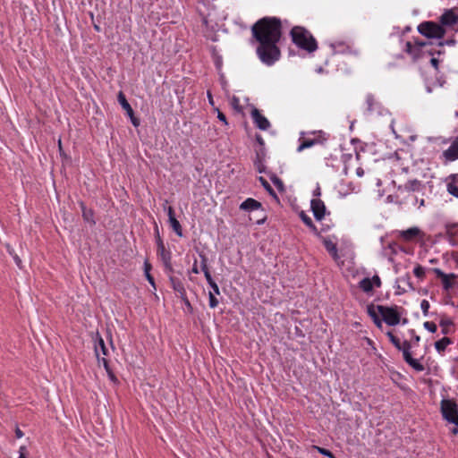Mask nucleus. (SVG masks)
Segmentation results:
<instances>
[{
	"label": "nucleus",
	"mask_w": 458,
	"mask_h": 458,
	"mask_svg": "<svg viewBox=\"0 0 458 458\" xmlns=\"http://www.w3.org/2000/svg\"><path fill=\"white\" fill-rule=\"evenodd\" d=\"M253 38L259 43L257 55L267 66L273 65L281 56L277 43L281 38V21L276 17H264L251 28Z\"/></svg>",
	"instance_id": "1"
},
{
	"label": "nucleus",
	"mask_w": 458,
	"mask_h": 458,
	"mask_svg": "<svg viewBox=\"0 0 458 458\" xmlns=\"http://www.w3.org/2000/svg\"><path fill=\"white\" fill-rule=\"evenodd\" d=\"M293 42L300 48L312 53L317 50L318 44L311 33L303 27L296 26L291 30Z\"/></svg>",
	"instance_id": "2"
},
{
	"label": "nucleus",
	"mask_w": 458,
	"mask_h": 458,
	"mask_svg": "<svg viewBox=\"0 0 458 458\" xmlns=\"http://www.w3.org/2000/svg\"><path fill=\"white\" fill-rule=\"evenodd\" d=\"M327 140L326 134L321 131H301L298 140L299 146L297 152H301L306 148H310L316 145H322Z\"/></svg>",
	"instance_id": "3"
},
{
	"label": "nucleus",
	"mask_w": 458,
	"mask_h": 458,
	"mask_svg": "<svg viewBox=\"0 0 458 458\" xmlns=\"http://www.w3.org/2000/svg\"><path fill=\"white\" fill-rule=\"evenodd\" d=\"M440 412L445 420L458 426V407L454 400L442 399L440 402Z\"/></svg>",
	"instance_id": "4"
},
{
	"label": "nucleus",
	"mask_w": 458,
	"mask_h": 458,
	"mask_svg": "<svg viewBox=\"0 0 458 458\" xmlns=\"http://www.w3.org/2000/svg\"><path fill=\"white\" fill-rule=\"evenodd\" d=\"M418 30L421 35L428 38L441 39L445 34V30L441 25L433 21L420 23L418 27Z\"/></svg>",
	"instance_id": "5"
},
{
	"label": "nucleus",
	"mask_w": 458,
	"mask_h": 458,
	"mask_svg": "<svg viewBox=\"0 0 458 458\" xmlns=\"http://www.w3.org/2000/svg\"><path fill=\"white\" fill-rule=\"evenodd\" d=\"M377 310L382 317L383 320L388 326H396L401 321V314L397 306L387 307L383 305H377Z\"/></svg>",
	"instance_id": "6"
},
{
	"label": "nucleus",
	"mask_w": 458,
	"mask_h": 458,
	"mask_svg": "<svg viewBox=\"0 0 458 458\" xmlns=\"http://www.w3.org/2000/svg\"><path fill=\"white\" fill-rule=\"evenodd\" d=\"M433 273L437 278L441 280L443 290L449 292L451 289L457 285L458 275L454 273L445 274L440 268L435 267L432 269Z\"/></svg>",
	"instance_id": "7"
},
{
	"label": "nucleus",
	"mask_w": 458,
	"mask_h": 458,
	"mask_svg": "<svg viewBox=\"0 0 458 458\" xmlns=\"http://www.w3.org/2000/svg\"><path fill=\"white\" fill-rule=\"evenodd\" d=\"M95 354L98 363H103L106 369H108V362L105 356L108 354V349L105 344L103 338L98 334L95 342Z\"/></svg>",
	"instance_id": "8"
},
{
	"label": "nucleus",
	"mask_w": 458,
	"mask_h": 458,
	"mask_svg": "<svg viewBox=\"0 0 458 458\" xmlns=\"http://www.w3.org/2000/svg\"><path fill=\"white\" fill-rule=\"evenodd\" d=\"M411 344L408 341H404V349L403 350V360L417 372H421L425 367L419 360L412 358L411 354Z\"/></svg>",
	"instance_id": "9"
},
{
	"label": "nucleus",
	"mask_w": 458,
	"mask_h": 458,
	"mask_svg": "<svg viewBox=\"0 0 458 458\" xmlns=\"http://www.w3.org/2000/svg\"><path fill=\"white\" fill-rule=\"evenodd\" d=\"M396 236L405 242H411L417 238H421L423 236V233L419 227L414 226L406 230L397 231Z\"/></svg>",
	"instance_id": "10"
},
{
	"label": "nucleus",
	"mask_w": 458,
	"mask_h": 458,
	"mask_svg": "<svg viewBox=\"0 0 458 458\" xmlns=\"http://www.w3.org/2000/svg\"><path fill=\"white\" fill-rule=\"evenodd\" d=\"M310 207L317 220L320 221L325 217L327 208L325 203L319 198L311 199Z\"/></svg>",
	"instance_id": "11"
},
{
	"label": "nucleus",
	"mask_w": 458,
	"mask_h": 458,
	"mask_svg": "<svg viewBox=\"0 0 458 458\" xmlns=\"http://www.w3.org/2000/svg\"><path fill=\"white\" fill-rule=\"evenodd\" d=\"M251 118L259 130L266 131L270 127L269 121L257 108L251 111Z\"/></svg>",
	"instance_id": "12"
},
{
	"label": "nucleus",
	"mask_w": 458,
	"mask_h": 458,
	"mask_svg": "<svg viewBox=\"0 0 458 458\" xmlns=\"http://www.w3.org/2000/svg\"><path fill=\"white\" fill-rule=\"evenodd\" d=\"M443 157L447 162L458 159V139L455 138L449 148L443 152Z\"/></svg>",
	"instance_id": "13"
},
{
	"label": "nucleus",
	"mask_w": 458,
	"mask_h": 458,
	"mask_svg": "<svg viewBox=\"0 0 458 458\" xmlns=\"http://www.w3.org/2000/svg\"><path fill=\"white\" fill-rule=\"evenodd\" d=\"M458 21L457 15L454 13L453 10L445 11L440 17V21L442 25L452 26L455 24Z\"/></svg>",
	"instance_id": "14"
},
{
	"label": "nucleus",
	"mask_w": 458,
	"mask_h": 458,
	"mask_svg": "<svg viewBox=\"0 0 458 458\" xmlns=\"http://www.w3.org/2000/svg\"><path fill=\"white\" fill-rule=\"evenodd\" d=\"M260 208H261V203L252 198H248L240 205V208L242 210H245V211H249V212L253 211V210H258Z\"/></svg>",
	"instance_id": "15"
},
{
	"label": "nucleus",
	"mask_w": 458,
	"mask_h": 458,
	"mask_svg": "<svg viewBox=\"0 0 458 458\" xmlns=\"http://www.w3.org/2000/svg\"><path fill=\"white\" fill-rule=\"evenodd\" d=\"M169 281L172 288L179 294L180 297H183L186 290L182 282L174 276H169Z\"/></svg>",
	"instance_id": "16"
},
{
	"label": "nucleus",
	"mask_w": 458,
	"mask_h": 458,
	"mask_svg": "<svg viewBox=\"0 0 458 458\" xmlns=\"http://www.w3.org/2000/svg\"><path fill=\"white\" fill-rule=\"evenodd\" d=\"M157 254L163 263L171 260V253L167 250L160 238L157 240Z\"/></svg>",
	"instance_id": "17"
},
{
	"label": "nucleus",
	"mask_w": 458,
	"mask_h": 458,
	"mask_svg": "<svg viewBox=\"0 0 458 458\" xmlns=\"http://www.w3.org/2000/svg\"><path fill=\"white\" fill-rule=\"evenodd\" d=\"M366 110L369 114L377 112L379 109V103L375 99L374 96L368 94L366 96Z\"/></svg>",
	"instance_id": "18"
},
{
	"label": "nucleus",
	"mask_w": 458,
	"mask_h": 458,
	"mask_svg": "<svg viewBox=\"0 0 458 458\" xmlns=\"http://www.w3.org/2000/svg\"><path fill=\"white\" fill-rule=\"evenodd\" d=\"M324 246L328 253L332 256L335 260L339 259L336 244L331 240L325 238L323 240Z\"/></svg>",
	"instance_id": "19"
},
{
	"label": "nucleus",
	"mask_w": 458,
	"mask_h": 458,
	"mask_svg": "<svg viewBox=\"0 0 458 458\" xmlns=\"http://www.w3.org/2000/svg\"><path fill=\"white\" fill-rule=\"evenodd\" d=\"M117 98H118L119 104L126 111L127 114L130 117H132L133 110H132L131 105L129 104V102L127 101L124 94L122 91H120L118 93Z\"/></svg>",
	"instance_id": "20"
},
{
	"label": "nucleus",
	"mask_w": 458,
	"mask_h": 458,
	"mask_svg": "<svg viewBox=\"0 0 458 458\" xmlns=\"http://www.w3.org/2000/svg\"><path fill=\"white\" fill-rule=\"evenodd\" d=\"M368 314L371 317L374 323L377 325V327H381L382 322L379 318V312L377 310V306L374 305H369L367 308Z\"/></svg>",
	"instance_id": "21"
},
{
	"label": "nucleus",
	"mask_w": 458,
	"mask_h": 458,
	"mask_svg": "<svg viewBox=\"0 0 458 458\" xmlns=\"http://www.w3.org/2000/svg\"><path fill=\"white\" fill-rule=\"evenodd\" d=\"M451 344V339L449 337L445 336L435 343V348L438 353H443L445 351L446 347Z\"/></svg>",
	"instance_id": "22"
},
{
	"label": "nucleus",
	"mask_w": 458,
	"mask_h": 458,
	"mask_svg": "<svg viewBox=\"0 0 458 458\" xmlns=\"http://www.w3.org/2000/svg\"><path fill=\"white\" fill-rule=\"evenodd\" d=\"M428 44L426 42L416 41L415 44H411V42L406 43V51L411 54L416 55V50H420L422 47H425Z\"/></svg>",
	"instance_id": "23"
},
{
	"label": "nucleus",
	"mask_w": 458,
	"mask_h": 458,
	"mask_svg": "<svg viewBox=\"0 0 458 458\" xmlns=\"http://www.w3.org/2000/svg\"><path fill=\"white\" fill-rule=\"evenodd\" d=\"M201 257V270L203 271L204 273V276H205V278L208 282V284H211L212 282H214L209 271H208V265H207V258L204 256V255H200Z\"/></svg>",
	"instance_id": "24"
},
{
	"label": "nucleus",
	"mask_w": 458,
	"mask_h": 458,
	"mask_svg": "<svg viewBox=\"0 0 458 458\" xmlns=\"http://www.w3.org/2000/svg\"><path fill=\"white\" fill-rule=\"evenodd\" d=\"M300 217L302 220V222L315 233H318V229L314 223L312 222V219L304 212H301Z\"/></svg>",
	"instance_id": "25"
},
{
	"label": "nucleus",
	"mask_w": 458,
	"mask_h": 458,
	"mask_svg": "<svg viewBox=\"0 0 458 458\" xmlns=\"http://www.w3.org/2000/svg\"><path fill=\"white\" fill-rule=\"evenodd\" d=\"M81 207L82 209L83 219L88 223L95 224L93 211L91 209H88L83 203H81Z\"/></svg>",
	"instance_id": "26"
},
{
	"label": "nucleus",
	"mask_w": 458,
	"mask_h": 458,
	"mask_svg": "<svg viewBox=\"0 0 458 458\" xmlns=\"http://www.w3.org/2000/svg\"><path fill=\"white\" fill-rule=\"evenodd\" d=\"M386 335L388 336L390 342L394 344V346L399 351L403 352V350L404 349V342L402 344L400 339L390 331L386 333Z\"/></svg>",
	"instance_id": "27"
},
{
	"label": "nucleus",
	"mask_w": 458,
	"mask_h": 458,
	"mask_svg": "<svg viewBox=\"0 0 458 458\" xmlns=\"http://www.w3.org/2000/svg\"><path fill=\"white\" fill-rule=\"evenodd\" d=\"M360 288L365 292V293H369L372 291L373 289V283H372V280L369 277H366V278H363L360 284Z\"/></svg>",
	"instance_id": "28"
},
{
	"label": "nucleus",
	"mask_w": 458,
	"mask_h": 458,
	"mask_svg": "<svg viewBox=\"0 0 458 458\" xmlns=\"http://www.w3.org/2000/svg\"><path fill=\"white\" fill-rule=\"evenodd\" d=\"M169 224L174 230V232L179 236H182V230L180 222L176 218H173L169 221Z\"/></svg>",
	"instance_id": "29"
},
{
	"label": "nucleus",
	"mask_w": 458,
	"mask_h": 458,
	"mask_svg": "<svg viewBox=\"0 0 458 458\" xmlns=\"http://www.w3.org/2000/svg\"><path fill=\"white\" fill-rule=\"evenodd\" d=\"M453 321L450 318H442L439 322L440 327H442V334L447 335L449 333L448 327L453 326Z\"/></svg>",
	"instance_id": "30"
},
{
	"label": "nucleus",
	"mask_w": 458,
	"mask_h": 458,
	"mask_svg": "<svg viewBox=\"0 0 458 458\" xmlns=\"http://www.w3.org/2000/svg\"><path fill=\"white\" fill-rule=\"evenodd\" d=\"M413 274L414 276L419 278L420 280H423L426 275V269L420 265H417L413 268Z\"/></svg>",
	"instance_id": "31"
},
{
	"label": "nucleus",
	"mask_w": 458,
	"mask_h": 458,
	"mask_svg": "<svg viewBox=\"0 0 458 458\" xmlns=\"http://www.w3.org/2000/svg\"><path fill=\"white\" fill-rule=\"evenodd\" d=\"M335 53H346L349 50V46L344 43H335L331 45Z\"/></svg>",
	"instance_id": "32"
},
{
	"label": "nucleus",
	"mask_w": 458,
	"mask_h": 458,
	"mask_svg": "<svg viewBox=\"0 0 458 458\" xmlns=\"http://www.w3.org/2000/svg\"><path fill=\"white\" fill-rule=\"evenodd\" d=\"M272 182L274 183V185L278 189L279 191H284V182H282V180L280 178H278L276 175H273L270 177Z\"/></svg>",
	"instance_id": "33"
},
{
	"label": "nucleus",
	"mask_w": 458,
	"mask_h": 458,
	"mask_svg": "<svg viewBox=\"0 0 458 458\" xmlns=\"http://www.w3.org/2000/svg\"><path fill=\"white\" fill-rule=\"evenodd\" d=\"M446 189L449 194L458 199V186L453 182H449L446 185Z\"/></svg>",
	"instance_id": "34"
},
{
	"label": "nucleus",
	"mask_w": 458,
	"mask_h": 458,
	"mask_svg": "<svg viewBox=\"0 0 458 458\" xmlns=\"http://www.w3.org/2000/svg\"><path fill=\"white\" fill-rule=\"evenodd\" d=\"M259 180L261 182V184L263 185V187L269 192V194L272 195L273 197L276 198L274 190L272 189L270 184L267 182V181L266 179H264L263 177H259Z\"/></svg>",
	"instance_id": "35"
},
{
	"label": "nucleus",
	"mask_w": 458,
	"mask_h": 458,
	"mask_svg": "<svg viewBox=\"0 0 458 458\" xmlns=\"http://www.w3.org/2000/svg\"><path fill=\"white\" fill-rule=\"evenodd\" d=\"M167 203H168V201L165 200L163 207H164V210L166 211V213H167L168 221H170L173 218H175V215H174V208L171 206H168V207L166 206Z\"/></svg>",
	"instance_id": "36"
},
{
	"label": "nucleus",
	"mask_w": 458,
	"mask_h": 458,
	"mask_svg": "<svg viewBox=\"0 0 458 458\" xmlns=\"http://www.w3.org/2000/svg\"><path fill=\"white\" fill-rule=\"evenodd\" d=\"M313 448L325 456H327L329 458H335V456L327 449H325L318 445H313Z\"/></svg>",
	"instance_id": "37"
},
{
	"label": "nucleus",
	"mask_w": 458,
	"mask_h": 458,
	"mask_svg": "<svg viewBox=\"0 0 458 458\" xmlns=\"http://www.w3.org/2000/svg\"><path fill=\"white\" fill-rule=\"evenodd\" d=\"M423 327H424L425 329H427L428 331H429L431 333H435L437 331V325L434 322H431V321L424 322Z\"/></svg>",
	"instance_id": "38"
},
{
	"label": "nucleus",
	"mask_w": 458,
	"mask_h": 458,
	"mask_svg": "<svg viewBox=\"0 0 458 458\" xmlns=\"http://www.w3.org/2000/svg\"><path fill=\"white\" fill-rule=\"evenodd\" d=\"M208 299L210 308L214 309L218 305V300L215 297V294L212 292H209Z\"/></svg>",
	"instance_id": "39"
},
{
	"label": "nucleus",
	"mask_w": 458,
	"mask_h": 458,
	"mask_svg": "<svg viewBox=\"0 0 458 458\" xmlns=\"http://www.w3.org/2000/svg\"><path fill=\"white\" fill-rule=\"evenodd\" d=\"M264 160L265 159H255L254 161L255 167L259 173H263L265 171Z\"/></svg>",
	"instance_id": "40"
},
{
	"label": "nucleus",
	"mask_w": 458,
	"mask_h": 458,
	"mask_svg": "<svg viewBox=\"0 0 458 458\" xmlns=\"http://www.w3.org/2000/svg\"><path fill=\"white\" fill-rule=\"evenodd\" d=\"M420 309L424 316H428L429 302L427 300H422L420 302Z\"/></svg>",
	"instance_id": "41"
},
{
	"label": "nucleus",
	"mask_w": 458,
	"mask_h": 458,
	"mask_svg": "<svg viewBox=\"0 0 458 458\" xmlns=\"http://www.w3.org/2000/svg\"><path fill=\"white\" fill-rule=\"evenodd\" d=\"M163 264L165 267V272L168 275V276H173L172 274L174 273V268L171 260L165 262Z\"/></svg>",
	"instance_id": "42"
},
{
	"label": "nucleus",
	"mask_w": 458,
	"mask_h": 458,
	"mask_svg": "<svg viewBox=\"0 0 458 458\" xmlns=\"http://www.w3.org/2000/svg\"><path fill=\"white\" fill-rule=\"evenodd\" d=\"M419 185H420V182L417 180H414V181L408 182L407 184L405 185V187L409 188L412 191H415L418 189Z\"/></svg>",
	"instance_id": "43"
},
{
	"label": "nucleus",
	"mask_w": 458,
	"mask_h": 458,
	"mask_svg": "<svg viewBox=\"0 0 458 458\" xmlns=\"http://www.w3.org/2000/svg\"><path fill=\"white\" fill-rule=\"evenodd\" d=\"M265 156L266 153L264 148H259L256 150V159H265Z\"/></svg>",
	"instance_id": "44"
},
{
	"label": "nucleus",
	"mask_w": 458,
	"mask_h": 458,
	"mask_svg": "<svg viewBox=\"0 0 458 458\" xmlns=\"http://www.w3.org/2000/svg\"><path fill=\"white\" fill-rule=\"evenodd\" d=\"M400 282H402V283H405V284H407V286H408L409 290H411V291H413V290H414V287H413V285L411 284V279H410V277H409V276L401 278V279H400Z\"/></svg>",
	"instance_id": "45"
},
{
	"label": "nucleus",
	"mask_w": 458,
	"mask_h": 458,
	"mask_svg": "<svg viewBox=\"0 0 458 458\" xmlns=\"http://www.w3.org/2000/svg\"><path fill=\"white\" fill-rule=\"evenodd\" d=\"M372 280V283H373V287L376 286V287H380L381 286V280L379 278L378 276H374L372 278H370Z\"/></svg>",
	"instance_id": "46"
},
{
	"label": "nucleus",
	"mask_w": 458,
	"mask_h": 458,
	"mask_svg": "<svg viewBox=\"0 0 458 458\" xmlns=\"http://www.w3.org/2000/svg\"><path fill=\"white\" fill-rule=\"evenodd\" d=\"M209 286L212 288V290H213V292H212V293H213L214 294H217V295H219V294H220L219 287H218V285L216 284V283L215 281H214V282H212L211 284H209Z\"/></svg>",
	"instance_id": "47"
},
{
	"label": "nucleus",
	"mask_w": 458,
	"mask_h": 458,
	"mask_svg": "<svg viewBox=\"0 0 458 458\" xmlns=\"http://www.w3.org/2000/svg\"><path fill=\"white\" fill-rule=\"evenodd\" d=\"M409 333H410V335H411V337L413 338V340H414V344H419V342L420 341V337L415 334V330H414V329H411V330L409 331Z\"/></svg>",
	"instance_id": "48"
},
{
	"label": "nucleus",
	"mask_w": 458,
	"mask_h": 458,
	"mask_svg": "<svg viewBox=\"0 0 458 458\" xmlns=\"http://www.w3.org/2000/svg\"><path fill=\"white\" fill-rule=\"evenodd\" d=\"M145 276H146V278L148 281V283L154 287V289H156L155 281H154L153 276L150 275V273H148L147 271V274H145Z\"/></svg>",
	"instance_id": "49"
},
{
	"label": "nucleus",
	"mask_w": 458,
	"mask_h": 458,
	"mask_svg": "<svg viewBox=\"0 0 458 458\" xmlns=\"http://www.w3.org/2000/svg\"><path fill=\"white\" fill-rule=\"evenodd\" d=\"M217 118L223 122L225 124H227V121H226V117L225 115L220 112L219 110H217Z\"/></svg>",
	"instance_id": "50"
},
{
	"label": "nucleus",
	"mask_w": 458,
	"mask_h": 458,
	"mask_svg": "<svg viewBox=\"0 0 458 458\" xmlns=\"http://www.w3.org/2000/svg\"><path fill=\"white\" fill-rule=\"evenodd\" d=\"M19 453H20L19 458H27L26 457V447L25 446H21L20 450H19Z\"/></svg>",
	"instance_id": "51"
},
{
	"label": "nucleus",
	"mask_w": 458,
	"mask_h": 458,
	"mask_svg": "<svg viewBox=\"0 0 458 458\" xmlns=\"http://www.w3.org/2000/svg\"><path fill=\"white\" fill-rule=\"evenodd\" d=\"M256 140L259 144L260 148H264L265 142L261 135H257Z\"/></svg>",
	"instance_id": "52"
},
{
	"label": "nucleus",
	"mask_w": 458,
	"mask_h": 458,
	"mask_svg": "<svg viewBox=\"0 0 458 458\" xmlns=\"http://www.w3.org/2000/svg\"><path fill=\"white\" fill-rule=\"evenodd\" d=\"M430 64H432V66H433L436 70H437V69H438V60H437V58L432 57V58L430 59Z\"/></svg>",
	"instance_id": "53"
},
{
	"label": "nucleus",
	"mask_w": 458,
	"mask_h": 458,
	"mask_svg": "<svg viewBox=\"0 0 458 458\" xmlns=\"http://www.w3.org/2000/svg\"><path fill=\"white\" fill-rule=\"evenodd\" d=\"M180 298L182 300V301L184 302V304H185L189 309H191V303H190V301H189V300H188V298H187V296H186V293H184V296H183V297H180Z\"/></svg>",
	"instance_id": "54"
},
{
	"label": "nucleus",
	"mask_w": 458,
	"mask_h": 458,
	"mask_svg": "<svg viewBox=\"0 0 458 458\" xmlns=\"http://www.w3.org/2000/svg\"><path fill=\"white\" fill-rule=\"evenodd\" d=\"M150 270H151V265L148 261H145V263H144V272H145V274H147V271L148 273H150Z\"/></svg>",
	"instance_id": "55"
},
{
	"label": "nucleus",
	"mask_w": 458,
	"mask_h": 458,
	"mask_svg": "<svg viewBox=\"0 0 458 458\" xmlns=\"http://www.w3.org/2000/svg\"><path fill=\"white\" fill-rule=\"evenodd\" d=\"M132 124L137 127L140 124V122L137 118L134 117V114H132V117H130Z\"/></svg>",
	"instance_id": "56"
},
{
	"label": "nucleus",
	"mask_w": 458,
	"mask_h": 458,
	"mask_svg": "<svg viewBox=\"0 0 458 458\" xmlns=\"http://www.w3.org/2000/svg\"><path fill=\"white\" fill-rule=\"evenodd\" d=\"M191 271L194 274H199V268L197 267V260L194 261L192 268H191Z\"/></svg>",
	"instance_id": "57"
},
{
	"label": "nucleus",
	"mask_w": 458,
	"mask_h": 458,
	"mask_svg": "<svg viewBox=\"0 0 458 458\" xmlns=\"http://www.w3.org/2000/svg\"><path fill=\"white\" fill-rule=\"evenodd\" d=\"M356 174H357V176H359V177H362V176H363V174H364V170H363L361 167H358V168L356 169Z\"/></svg>",
	"instance_id": "58"
},
{
	"label": "nucleus",
	"mask_w": 458,
	"mask_h": 458,
	"mask_svg": "<svg viewBox=\"0 0 458 458\" xmlns=\"http://www.w3.org/2000/svg\"><path fill=\"white\" fill-rule=\"evenodd\" d=\"M13 259H14L16 265L21 267V260L16 254L13 255Z\"/></svg>",
	"instance_id": "59"
},
{
	"label": "nucleus",
	"mask_w": 458,
	"mask_h": 458,
	"mask_svg": "<svg viewBox=\"0 0 458 458\" xmlns=\"http://www.w3.org/2000/svg\"><path fill=\"white\" fill-rule=\"evenodd\" d=\"M321 192H320V188L318 187L315 191H314V196H316L317 198H318L320 196Z\"/></svg>",
	"instance_id": "60"
},
{
	"label": "nucleus",
	"mask_w": 458,
	"mask_h": 458,
	"mask_svg": "<svg viewBox=\"0 0 458 458\" xmlns=\"http://www.w3.org/2000/svg\"><path fill=\"white\" fill-rule=\"evenodd\" d=\"M15 433H16L17 437H19V438L23 436V433L21 432V430L20 428H17Z\"/></svg>",
	"instance_id": "61"
},
{
	"label": "nucleus",
	"mask_w": 458,
	"mask_h": 458,
	"mask_svg": "<svg viewBox=\"0 0 458 458\" xmlns=\"http://www.w3.org/2000/svg\"><path fill=\"white\" fill-rule=\"evenodd\" d=\"M208 101L211 105H214V102H213V98H212V95L209 91H208Z\"/></svg>",
	"instance_id": "62"
},
{
	"label": "nucleus",
	"mask_w": 458,
	"mask_h": 458,
	"mask_svg": "<svg viewBox=\"0 0 458 458\" xmlns=\"http://www.w3.org/2000/svg\"><path fill=\"white\" fill-rule=\"evenodd\" d=\"M454 435L458 434V426L454 425V428L451 430Z\"/></svg>",
	"instance_id": "63"
},
{
	"label": "nucleus",
	"mask_w": 458,
	"mask_h": 458,
	"mask_svg": "<svg viewBox=\"0 0 458 458\" xmlns=\"http://www.w3.org/2000/svg\"><path fill=\"white\" fill-rule=\"evenodd\" d=\"M7 251L9 252L10 255H12L13 257V255H15L13 253V250L8 245L7 246Z\"/></svg>",
	"instance_id": "64"
}]
</instances>
